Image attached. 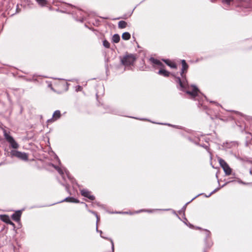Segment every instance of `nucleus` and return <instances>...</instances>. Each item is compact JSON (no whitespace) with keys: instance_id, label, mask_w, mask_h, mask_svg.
I'll return each instance as SVG.
<instances>
[{"instance_id":"72a5a7b5","label":"nucleus","mask_w":252,"mask_h":252,"mask_svg":"<svg viewBox=\"0 0 252 252\" xmlns=\"http://www.w3.org/2000/svg\"><path fill=\"white\" fill-rule=\"evenodd\" d=\"M199 195L196 196L195 197H194V198H192V199L190 201H191L192 200H193L194 199H195L196 197H197Z\"/></svg>"},{"instance_id":"c85d7f7f","label":"nucleus","mask_w":252,"mask_h":252,"mask_svg":"<svg viewBox=\"0 0 252 252\" xmlns=\"http://www.w3.org/2000/svg\"><path fill=\"white\" fill-rule=\"evenodd\" d=\"M81 87L80 86H77V89H76V91H81Z\"/></svg>"},{"instance_id":"412c9836","label":"nucleus","mask_w":252,"mask_h":252,"mask_svg":"<svg viewBox=\"0 0 252 252\" xmlns=\"http://www.w3.org/2000/svg\"><path fill=\"white\" fill-rule=\"evenodd\" d=\"M103 46L107 48H109L110 47V43L109 42L107 41L106 40H104L103 41Z\"/></svg>"},{"instance_id":"6ab92c4d","label":"nucleus","mask_w":252,"mask_h":252,"mask_svg":"<svg viewBox=\"0 0 252 252\" xmlns=\"http://www.w3.org/2000/svg\"><path fill=\"white\" fill-rule=\"evenodd\" d=\"M122 37L124 40H128L130 37V34L128 32H125L123 33Z\"/></svg>"},{"instance_id":"f8f14e48","label":"nucleus","mask_w":252,"mask_h":252,"mask_svg":"<svg viewBox=\"0 0 252 252\" xmlns=\"http://www.w3.org/2000/svg\"><path fill=\"white\" fill-rule=\"evenodd\" d=\"M21 214L22 213L21 211H16L12 215V219L16 221H18L20 220Z\"/></svg>"},{"instance_id":"a878e982","label":"nucleus","mask_w":252,"mask_h":252,"mask_svg":"<svg viewBox=\"0 0 252 252\" xmlns=\"http://www.w3.org/2000/svg\"><path fill=\"white\" fill-rule=\"evenodd\" d=\"M246 1L249 3V5L247 7H252V0H246Z\"/></svg>"},{"instance_id":"f704fd0d","label":"nucleus","mask_w":252,"mask_h":252,"mask_svg":"<svg viewBox=\"0 0 252 252\" xmlns=\"http://www.w3.org/2000/svg\"><path fill=\"white\" fill-rule=\"evenodd\" d=\"M212 102H213V101H211V103H212ZM214 103H216V102H214Z\"/></svg>"},{"instance_id":"7ed1b4c3","label":"nucleus","mask_w":252,"mask_h":252,"mask_svg":"<svg viewBox=\"0 0 252 252\" xmlns=\"http://www.w3.org/2000/svg\"><path fill=\"white\" fill-rule=\"evenodd\" d=\"M204 235L205 238L204 240V248L203 252H206V250L210 249L213 245V243L211 238V232L208 230H205L204 231Z\"/></svg>"},{"instance_id":"473e14b6","label":"nucleus","mask_w":252,"mask_h":252,"mask_svg":"<svg viewBox=\"0 0 252 252\" xmlns=\"http://www.w3.org/2000/svg\"><path fill=\"white\" fill-rule=\"evenodd\" d=\"M82 203L84 204L85 205V207H86V208H87V207H88V205H87V204L84 203H83V202H82Z\"/></svg>"},{"instance_id":"c756f323","label":"nucleus","mask_w":252,"mask_h":252,"mask_svg":"<svg viewBox=\"0 0 252 252\" xmlns=\"http://www.w3.org/2000/svg\"><path fill=\"white\" fill-rule=\"evenodd\" d=\"M88 211L90 212V213H92L93 214H94V215L95 216V214H97L94 211H91V210H88Z\"/></svg>"},{"instance_id":"dca6fc26","label":"nucleus","mask_w":252,"mask_h":252,"mask_svg":"<svg viewBox=\"0 0 252 252\" xmlns=\"http://www.w3.org/2000/svg\"><path fill=\"white\" fill-rule=\"evenodd\" d=\"M164 61L166 63V64L167 65H168V66H169L171 68H176V64L175 63L171 62V61H170L168 60H164Z\"/></svg>"},{"instance_id":"20e7f679","label":"nucleus","mask_w":252,"mask_h":252,"mask_svg":"<svg viewBox=\"0 0 252 252\" xmlns=\"http://www.w3.org/2000/svg\"><path fill=\"white\" fill-rule=\"evenodd\" d=\"M11 157H15L21 160L27 161L28 160V155L25 153H23L17 150H11L10 152Z\"/></svg>"},{"instance_id":"f3484780","label":"nucleus","mask_w":252,"mask_h":252,"mask_svg":"<svg viewBox=\"0 0 252 252\" xmlns=\"http://www.w3.org/2000/svg\"><path fill=\"white\" fill-rule=\"evenodd\" d=\"M127 23L124 21H120L118 23V27L120 29H124L126 27Z\"/></svg>"},{"instance_id":"0eeeda50","label":"nucleus","mask_w":252,"mask_h":252,"mask_svg":"<svg viewBox=\"0 0 252 252\" xmlns=\"http://www.w3.org/2000/svg\"><path fill=\"white\" fill-rule=\"evenodd\" d=\"M81 193L82 196L87 197L90 200H94L95 199V197L91 195V192L87 189H83L81 190Z\"/></svg>"},{"instance_id":"423d86ee","label":"nucleus","mask_w":252,"mask_h":252,"mask_svg":"<svg viewBox=\"0 0 252 252\" xmlns=\"http://www.w3.org/2000/svg\"><path fill=\"white\" fill-rule=\"evenodd\" d=\"M218 160L225 174L226 175H230L231 173V169L230 168L228 164L224 161V160L220 158H218Z\"/></svg>"},{"instance_id":"a211bd4d","label":"nucleus","mask_w":252,"mask_h":252,"mask_svg":"<svg viewBox=\"0 0 252 252\" xmlns=\"http://www.w3.org/2000/svg\"><path fill=\"white\" fill-rule=\"evenodd\" d=\"M120 40V37L118 34H115L112 37V41L114 43H118Z\"/></svg>"},{"instance_id":"9b49d317","label":"nucleus","mask_w":252,"mask_h":252,"mask_svg":"<svg viewBox=\"0 0 252 252\" xmlns=\"http://www.w3.org/2000/svg\"><path fill=\"white\" fill-rule=\"evenodd\" d=\"M150 62L154 65H157L160 67H162L164 65L159 60L156 59L153 57H151L149 59Z\"/></svg>"},{"instance_id":"39448f33","label":"nucleus","mask_w":252,"mask_h":252,"mask_svg":"<svg viewBox=\"0 0 252 252\" xmlns=\"http://www.w3.org/2000/svg\"><path fill=\"white\" fill-rule=\"evenodd\" d=\"M3 135L5 139L10 144L12 148L14 149H17L19 147L18 144L15 141L14 138L10 136L6 131L3 130Z\"/></svg>"},{"instance_id":"aec40b11","label":"nucleus","mask_w":252,"mask_h":252,"mask_svg":"<svg viewBox=\"0 0 252 252\" xmlns=\"http://www.w3.org/2000/svg\"><path fill=\"white\" fill-rule=\"evenodd\" d=\"M39 5L44 6L47 4L46 0H35Z\"/></svg>"},{"instance_id":"bb28decb","label":"nucleus","mask_w":252,"mask_h":252,"mask_svg":"<svg viewBox=\"0 0 252 252\" xmlns=\"http://www.w3.org/2000/svg\"><path fill=\"white\" fill-rule=\"evenodd\" d=\"M190 201L187 203L183 207V208L182 209V210L181 211V212L183 211V212H184L185 209H186V206L188 204H189Z\"/></svg>"},{"instance_id":"f257e3e1","label":"nucleus","mask_w":252,"mask_h":252,"mask_svg":"<svg viewBox=\"0 0 252 252\" xmlns=\"http://www.w3.org/2000/svg\"><path fill=\"white\" fill-rule=\"evenodd\" d=\"M182 69L181 72V78L179 77H175V82L179 84L177 87L181 91L186 92V93L190 96L192 98H195L198 95L199 90L194 85L191 86V90L188 85L186 75L184 74V71L188 68V65L184 60H182Z\"/></svg>"},{"instance_id":"393cba45","label":"nucleus","mask_w":252,"mask_h":252,"mask_svg":"<svg viewBox=\"0 0 252 252\" xmlns=\"http://www.w3.org/2000/svg\"><path fill=\"white\" fill-rule=\"evenodd\" d=\"M96 231H97L99 232V233H100V236H101L102 238H104V239H107V240H109V239H110L109 238L104 237H103V236H102V235H101V234H102V231H101V230H100V231H98V230L97 225H96Z\"/></svg>"},{"instance_id":"cd10ccee","label":"nucleus","mask_w":252,"mask_h":252,"mask_svg":"<svg viewBox=\"0 0 252 252\" xmlns=\"http://www.w3.org/2000/svg\"><path fill=\"white\" fill-rule=\"evenodd\" d=\"M238 182L240 184H244V185H247V184H249V183H246L245 182H243V181H242L241 180H239L238 181Z\"/></svg>"},{"instance_id":"1a4fd4ad","label":"nucleus","mask_w":252,"mask_h":252,"mask_svg":"<svg viewBox=\"0 0 252 252\" xmlns=\"http://www.w3.org/2000/svg\"><path fill=\"white\" fill-rule=\"evenodd\" d=\"M241 0H222V2L225 7L228 6L235 5V3L238 2ZM226 8V7H225Z\"/></svg>"},{"instance_id":"b1692460","label":"nucleus","mask_w":252,"mask_h":252,"mask_svg":"<svg viewBox=\"0 0 252 252\" xmlns=\"http://www.w3.org/2000/svg\"><path fill=\"white\" fill-rule=\"evenodd\" d=\"M220 189V188H218L216 189L213 191H212L208 196L206 195V197L210 196L212 194H213L214 193H215V192H216L217 191H218Z\"/></svg>"},{"instance_id":"4468645a","label":"nucleus","mask_w":252,"mask_h":252,"mask_svg":"<svg viewBox=\"0 0 252 252\" xmlns=\"http://www.w3.org/2000/svg\"><path fill=\"white\" fill-rule=\"evenodd\" d=\"M1 217H2V220L3 221H4L8 224H10L13 226H15L14 223L10 220L8 216L3 215V216H2Z\"/></svg>"},{"instance_id":"9d476101","label":"nucleus","mask_w":252,"mask_h":252,"mask_svg":"<svg viewBox=\"0 0 252 252\" xmlns=\"http://www.w3.org/2000/svg\"><path fill=\"white\" fill-rule=\"evenodd\" d=\"M54 167L58 171L59 173L63 176V178H64V173H65L66 176L69 178V172L65 169H62L61 167L57 166H54Z\"/></svg>"},{"instance_id":"f03ea898","label":"nucleus","mask_w":252,"mask_h":252,"mask_svg":"<svg viewBox=\"0 0 252 252\" xmlns=\"http://www.w3.org/2000/svg\"><path fill=\"white\" fill-rule=\"evenodd\" d=\"M136 59L135 56L133 54H126L121 58V62L126 67H127L133 65Z\"/></svg>"},{"instance_id":"7c9ffc66","label":"nucleus","mask_w":252,"mask_h":252,"mask_svg":"<svg viewBox=\"0 0 252 252\" xmlns=\"http://www.w3.org/2000/svg\"><path fill=\"white\" fill-rule=\"evenodd\" d=\"M96 218V224L97 223L98 220H99V218H98V216H97V214H95V216Z\"/></svg>"},{"instance_id":"2eb2a0df","label":"nucleus","mask_w":252,"mask_h":252,"mask_svg":"<svg viewBox=\"0 0 252 252\" xmlns=\"http://www.w3.org/2000/svg\"><path fill=\"white\" fill-rule=\"evenodd\" d=\"M158 74L160 75H162L164 77H168L169 75V72H168L167 71L164 70V69H160L158 72Z\"/></svg>"},{"instance_id":"ddd939ff","label":"nucleus","mask_w":252,"mask_h":252,"mask_svg":"<svg viewBox=\"0 0 252 252\" xmlns=\"http://www.w3.org/2000/svg\"><path fill=\"white\" fill-rule=\"evenodd\" d=\"M64 201L72 202V203H79V201L75 198L71 197H66L63 200L59 202L58 203H61V202H63Z\"/></svg>"},{"instance_id":"c9c22d12","label":"nucleus","mask_w":252,"mask_h":252,"mask_svg":"<svg viewBox=\"0 0 252 252\" xmlns=\"http://www.w3.org/2000/svg\"><path fill=\"white\" fill-rule=\"evenodd\" d=\"M165 210L168 211V210H169V209H165Z\"/></svg>"},{"instance_id":"2f4dec72","label":"nucleus","mask_w":252,"mask_h":252,"mask_svg":"<svg viewBox=\"0 0 252 252\" xmlns=\"http://www.w3.org/2000/svg\"><path fill=\"white\" fill-rule=\"evenodd\" d=\"M118 213H121V212H119ZM123 214H132L131 213H128V212H123Z\"/></svg>"},{"instance_id":"5701e85b","label":"nucleus","mask_w":252,"mask_h":252,"mask_svg":"<svg viewBox=\"0 0 252 252\" xmlns=\"http://www.w3.org/2000/svg\"><path fill=\"white\" fill-rule=\"evenodd\" d=\"M109 240L110 241L111 245H112V250L111 251L109 252H114V245L113 241L112 240V239H109Z\"/></svg>"},{"instance_id":"6e6552de","label":"nucleus","mask_w":252,"mask_h":252,"mask_svg":"<svg viewBox=\"0 0 252 252\" xmlns=\"http://www.w3.org/2000/svg\"><path fill=\"white\" fill-rule=\"evenodd\" d=\"M61 115L60 111L56 110L53 113L52 118L48 120L47 122L49 123L50 122L51 123L54 122L59 119L61 117Z\"/></svg>"},{"instance_id":"4be33fe9","label":"nucleus","mask_w":252,"mask_h":252,"mask_svg":"<svg viewBox=\"0 0 252 252\" xmlns=\"http://www.w3.org/2000/svg\"><path fill=\"white\" fill-rule=\"evenodd\" d=\"M155 210H140L139 211H137L136 213H139L142 212H147L149 213H152V212H153Z\"/></svg>"}]
</instances>
